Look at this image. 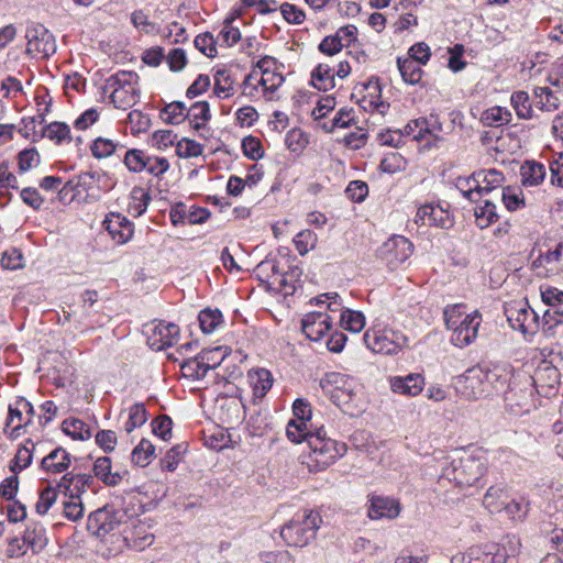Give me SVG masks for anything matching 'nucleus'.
Instances as JSON below:
<instances>
[{"mask_svg":"<svg viewBox=\"0 0 563 563\" xmlns=\"http://www.w3.org/2000/svg\"><path fill=\"white\" fill-rule=\"evenodd\" d=\"M200 328L203 333H212L222 324V313L219 309H203L199 316Z\"/></svg>","mask_w":563,"mask_h":563,"instance_id":"43","label":"nucleus"},{"mask_svg":"<svg viewBox=\"0 0 563 563\" xmlns=\"http://www.w3.org/2000/svg\"><path fill=\"white\" fill-rule=\"evenodd\" d=\"M34 448V442L32 440H26L25 443L18 449V452L10 465V470L13 473L21 472L31 464L32 451Z\"/></svg>","mask_w":563,"mask_h":563,"instance_id":"42","label":"nucleus"},{"mask_svg":"<svg viewBox=\"0 0 563 563\" xmlns=\"http://www.w3.org/2000/svg\"><path fill=\"white\" fill-rule=\"evenodd\" d=\"M200 355L201 362H205L208 372L218 367L225 357V353L223 352L222 346H217L212 350H205L200 353Z\"/></svg>","mask_w":563,"mask_h":563,"instance_id":"64","label":"nucleus"},{"mask_svg":"<svg viewBox=\"0 0 563 563\" xmlns=\"http://www.w3.org/2000/svg\"><path fill=\"white\" fill-rule=\"evenodd\" d=\"M119 147L122 146L118 141L99 136L93 140L90 151L93 157L102 159L113 155Z\"/></svg>","mask_w":563,"mask_h":563,"instance_id":"39","label":"nucleus"},{"mask_svg":"<svg viewBox=\"0 0 563 563\" xmlns=\"http://www.w3.org/2000/svg\"><path fill=\"white\" fill-rule=\"evenodd\" d=\"M115 508V505H107L91 512L87 520L88 530L96 536H106L117 527L124 523L125 510H130L129 505Z\"/></svg>","mask_w":563,"mask_h":563,"instance_id":"9","label":"nucleus"},{"mask_svg":"<svg viewBox=\"0 0 563 563\" xmlns=\"http://www.w3.org/2000/svg\"><path fill=\"white\" fill-rule=\"evenodd\" d=\"M155 446L151 441L142 439L132 451V461L142 467L148 465L154 457Z\"/></svg>","mask_w":563,"mask_h":563,"instance_id":"46","label":"nucleus"},{"mask_svg":"<svg viewBox=\"0 0 563 563\" xmlns=\"http://www.w3.org/2000/svg\"><path fill=\"white\" fill-rule=\"evenodd\" d=\"M57 492L55 488L47 486L40 493V498L35 505L37 514L45 515L56 501Z\"/></svg>","mask_w":563,"mask_h":563,"instance_id":"63","label":"nucleus"},{"mask_svg":"<svg viewBox=\"0 0 563 563\" xmlns=\"http://www.w3.org/2000/svg\"><path fill=\"white\" fill-rule=\"evenodd\" d=\"M511 106L518 118L529 120L533 117V109L528 92L520 90L512 93Z\"/></svg>","mask_w":563,"mask_h":563,"instance_id":"44","label":"nucleus"},{"mask_svg":"<svg viewBox=\"0 0 563 563\" xmlns=\"http://www.w3.org/2000/svg\"><path fill=\"white\" fill-rule=\"evenodd\" d=\"M423 140L428 145H437L442 139L439 133L442 132V123L438 114H430L428 118H421Z\"/></svg>","mask_w":563,"mask_h":563,"instance_id":"36","label":"nucleus"},{"mask_svg":"<svg viewBox=\"0 0 563 563\" xmlns=\"http://www.w3.org/2000/svg\"><path fill=\"white\" fill-rule=\"evenodd\" d=\"M69 465L70 455L63 448H57L53 450L49 454L43 457L41 462L42 468L51 474H59L66 471L69 467Z\"/></svg>","mask_w":563,"mask_h":563,"instance_id":"26","label":"nucleus"},{"mask_svg":"<svg viewBox=\"0 0 563 563\" xmlns=\"http://www.w3.org/2000/svg\"><path fill=\"white\" fill-rule=\"evenodd\" d=\"M249 376L254 394L258 397L265 396L273 386V375L268 369L256 368L251 371Z\"/></svg>","mask_w":563,"mask_h":563,"instance_id":"34","label":"nucleus"},{"mask_svg":"<svg viewBox=\"0 0 563 563\" xmlns=\"http://www.w3.org/2000/svg\"><path fill=\"white\" fill-rule=\"evenodd\" d=\"M22 539L34 554L40 553L47 545L46 530L40 522H30Z\"/></svg>","mask_w":563,"mask_h":563,"instance_id":"25","label":"nucleus"},{"mask_svg":"<svg viewBox=\"0 0 563 563\" xmlns=\"http://www.w3.org/2000/svg\"><path fill=\"white\" fill-rule=\"evenodd\" d=\"M545 177V168L536 162H526L521 166V181L526 187L540 185Z\"/></svg>","mask_w":563,"mask_h":563,"instance_id":"33","label":"nucleus"},{"mask_svg":"<svg viewBox=\"0 0 563 563\" xmlns=\"http://www.w3.org/2000/svg\"><path fill=\"white\" fill-rule=\"evenodd\" d=\"M185 452V444H178L172 448L161 461L163 470L168 472L175 471Z\"/></svg>","mask_w":563,"mask_h":563,"instance_id":"59","label":"nucleus"},{"mask_svg":"<svg viewBox=\"0 0 563 563\" xmlns=\"http://www.w3.org/2000/svg\"><path fill=\"white\" fill-rule=\"evenodd\" d=\"M369 503L367 515L373 520L383 518L395 519L401 510L400 503L390 497L372 496Z\"/></svg>","mask_w":563,"mask_h":563,"instance_id":"17","label":"nucleus"},{"mask_svg":"<svg viewBox=\"0 0 563 563\" xmlns=\"http://www.w3.org/2000/svg\"><path fill=\"white\" fill-rule=\"evenodd\" d=\"M542 301L551 307L563 303V291L556 287L543 284L539 288Z\"/></svg>","mask_w":563,"mask_h":563,"instance_id":"62","label":"nucleus"},{"mask_svg":"<svg viewBox=\"0 0 563 563\" xmlns=\"http://www.w3.org/2000/svg\"><path fill=\"white\" fill-rule=\"evenodd\" d=\"M561 244L556 245L554 250H549L544 254H540L532 262V269L539 277H548L550 274H554L558 271V264L561 260Z\"/></svg>","mask_w":563,"mask_h":563,"instance_id":"24","label":"nucleus"},{"mask_svg":"<svg viewBox=\"0 0 563 563\" xmlns=\"http://www.w3.org/2000/svg\"><path fill=\"white\" fill-rule=\"evenodd\" d=\"M320 522L321 518L317 512L307 510L285 523L280 529V537L289 547H305L314 539Z\"/></svg>","mask_w":563,"mask_h":563,"instance_id":"4","label":"nucleus"},{"mask_svg":"<svg viewBox=\"0 0 563 563\" xmlns=\"http://www.w3.org/2000/svg\"><path fill=\"white\" fill-rule=\"evenodd\" d=\"M26 54L32 57L47 58L56 52L54 35L42 24L33 23L26 27Z\"/></svg>","mask_w":563,"mask_h":563,"instance_id":"11","label":"nucleus"},{"mask_svg":"<svg viewBox=\"0 0 563 563\" xmlns=\"http://www.w3.org/2000/svg\"><path fill=\"white\" fill-rule=\"evenodd\" d=\"M147 153L143 150L132 148L124 155V164L132 173H142Z\"/></svg>","mask_w":563,"mask_h":563,"instance_id":"56","label":"nucleus"},{"mask_svg":"<svg viewBox=\"0 0 563 563\" xmlns=\"http://www.w3.org/2000/svg\"><path fill=\"white\" fill-rule=\"evenodd\" d=\"M424 384V377L417 373L389 378V386L394 393L409 397L419 395L423 390Z\"/></svg>","mask_w":563,"mask_h":563,"instance_id":"19","label":"nucleus"},{"mask_svg":"<svg viewBox=\"0 0 563 563\" xmlns=\"http://www.w3.org/2000/svg\"><path fill=\"white\" fill-rule=\"evenodd\" d=\"M397 66L405 82L416 85L421 80L422 69L418 62L409 58H398Z\"/></svg>","mask_w":563,"mask_h":563,"instance_id":"37","label":"nucleus"},{"mask_svg":"<svg viewBox=\"0 0 563 563\" xmlns=\"http://www.w3.org/2000/svg\"><path fill=\"white\" fill-rule=\"evenodd\" d=\"M475 222L478 228L486 229L498 220L497 206L492 198L483 200L474 210Z\"/></svg>","mask_w":563,"mask_h":563,"instance_id":"28","label":"nucleus"},{"mask_svg":"<svg viewBox=\"0 0 563 563\" xmlns=\"http://www.w3.org/2000/svg\"><path fill=\"white\" fill-rule=\"evenodd\" d=\"M104 91L117 109H130L140 98V77L134 71L119 70L106 80Z\"/></svg>","mask_w":563,"mask_h":563,"instance_id":"2","label":"nucleus"},{"mask_svg":"<svg viewBox=\"0 0 563 563\" xmlns=\"http://www.w3.org/2000/svg\"><path fill=\"white\" fill-rule=\"evenodd\" d=\"M43 135L51 141H54L56 144L69 142L71 140L70 128L66 123L58 121L46 125Z\"/></svg>","mask_w":563,"mask_h":563,"instance_id":"47","label":"nucleus"},{"mask_svg":"<svg viewBox=\"0 0 563 563\" xmlns=\"http://www.w3.org/2000/svg\"><path fill=\"white\" fill-rule=\"evenodd\" d=\"M340 322L344 330L358 333L365 327V317L361 311L344 309L341 312Z\"/></svg>","mask_w":563,"mask_h":563,"instance_id":"41","label":"nucleus"},{"mask_svg":"<svg viewBox=\"0 0 563 563\" xmlns=\"http://www.w3.org/2000/svg\"><path fill=\"white\" fill-rule=\"evenodd\" d=\"M181 368L185 371L187 376L194 377L196 379L205 378L208 373L205 362H201L200 353L196 357L187 360L183 364Z\"/></svg>","mask_w":563,"mask_h":563,"instance_id":"58","label":"nucleus"},{"mask_svg":"<svg viewBox=\"0 0 563 563\" xmlns=\"http://www.w3.org/2000/svg\"><path fill=\"white\" fill-rule=\"evenodd\" d=\"M533 95V103L541 111L553 112L560 106V98L549 87H537Z\"/></svg>","mask_w":563,"mask_h":563,"instance_id":"30","label":"nucleus"},{"mask_svg":"<svg viewBox=\"0 0 563 563\" xmlns=\"http://www.w3.org/2000/svg\"><path fill=\"white\" fill-rule=\"evenodd\" d=\"M366 346L374 353L394 355L408 344V338L387 325L375 324L363 335Z\"/></svg>","mask_w":563,"mask_h":563,"instance_id":"5","label":"nucleus"},{"mask_svg":"<svg viewBox=\"0 0 563 563\" xmlns=\"http://www.w3.org/2000/svg\"><path fill=\"white\" fill-rule=\"evenodd\" d=\"M91 476L87 474H65L59 481L57 487L58 489L69 498L79 497L86 490V487L89 486L91 482Z\"/></svg>","mask_w":563,"mask_h":563,"instance_id":"23","label":"nucleus"},{"mask_svg":"<svg viewBox=\"0 0 563 563\" xmlns=\"http://www.w3.org/2000/svg\"><path fill=\"white\" fill-rule=\"evenodd\" d=\"M93 472L98 478L109 486H114L122 479V476L118 472H111V460L107 456L96 460Z\"/></svg>","mask_w":563,"mask_h":563,"instance_id":"35","label":"nucleus"},{"mask_svg":"<svg viewBox=\"0 0 563 563\" xmlns=\"http://www.w3.org/2000/svg\"><path fill=\"white\" fill-rule=\"evenodd\" d=\"M476 183H478V180L476 178V173H474L470 177H459L456 179L455 186L465 198H467L472 202H478L476 187H478L479 185H477Z\"/></svg>","mask_w":563,"mask_h":563,"instance_id":"54","label":"nucleus"},{"mask_svg":"<svg viewBox=\"0 0 563 563\" xmlns=\"http://www.w3.org/2000/svg\"><path fill=\"white\" fill-rule=\"evenodd\" d=\"M507 497L503 494L500 489H496L490 487L483 498V505L489 512H500L505 505V500Z\"/></svg>","mask_w":563,"mask_h":563,"instance_id":"53","label":"nucleus"},{"mask_svg":"<svg viewBox=\"0 0 563 563\" xmlns=\"http://www.w3.org/2000/svg\"><path fill=\"white\" fill-rule=\"evenodd\" d=\"M331 317L322 311L307 313L301 320L302 332L311 341H320L331 329Z\"/></svg>","mask_w":563,"mask_h":563,"instance_id":"15","label":"nucleus"},{"mask_svg":"<svg viewBox=\"0 0 563 563\" xmlns=\"http://www.w3.org/2000/svg\"><path fill=\"white\" fill-rule=\"evenodd\" d=\"M412 243L402 235L388 239L382 246V256L390 269H396L412 254Z\"/></svg>","mask_w":563,"mask_h":563,"instance_id":"13","label":"nucleus"},{"mask_svg":"<svg viewBox=\"0 0 563 563\" xmlns=\"http://www.w3.org/2000/svg\"><path fill=\"white\" fill-rule=\"evenodd\" d=\"M213 92L225 99L234 93V80L227 69H218L213 75Z\"/></svg>","mask_w":563,"mask_h":563,"instance_id":"32","label":"nucleus"},{"mask_svg":"<svg viewBox=\"0 0 563 563\" xmlns=\"http://www.w3.org/2000/svg\"><path fill=\"white\" fill-rule=\"evenodd\" d=\"M446 329L451 332L450 341L454 346L465 347L478 335L482 314L478 310L470 313L462 303L449 305L443 311Z\"/></svg>","mask_w":563,"mask_h":563,"instance_id":"1","label":"nucleus"},{"mask_svg":"<svg viewBox=\"0 0 563 563\" xmlns=\"http://www.w3.org/2000/svg\"><path fill=\"white\" fill-rule=\"evenodd\" d=\"M488 396L493 393H505V387H510L511 382L519 376H515L512 371L506 366L495 365L485 369Z\"/></svg>","mask_w":563,"mask_h":563,"instance_id":"20","label":"nucleus"},{"mask_svg":"<svg viewBox=\"0 0 563 563\" xmlns=\"http://www.w3.org/2000/svg\"><path fill=\"white\" fill-rule=\"evenodd\" d=\"M476 178L478 180L476 184L479 185L476 187L478 202L481 201V198L500 188L503 189V185L505 183L503 173L495 168L476 172Z\"/></svg>","mask_w":563,"mask_h":563,"instance_id":"21","label":"nucleus"},{"mask_svg":"<svg viewBox=\"0 0 563 563\" xmlns=\"http://www.w3.org/2000/svg\"><path fill=\"white\" fill-rule=\"evenodd\" d=\"M485 471V464L479 459L466 456L454 460L445 468L444 476L457 486H473L483 477Z\"/></svg>","mask_w":563,"mask_h":563,"instance_id":"8","label":"nucleus"},{"mask_svg":"<svg viewBox=\"0 0 563 563\" xmlns=\"http://www.w3.org/2000/svg\"><path fill=\"white\" fill-rule=\"evenodd\" d=\"M512 119L511 112L504 107L494 106L484 110L481 114V122L485 126H504L510 123Z\"/></svg>","mask_w":563,"mask_h":563,"instance_id":"27","label":"nucleus"},{"mask_svg":"<svg viewBox=\"0 0 563 563\" xmlns=\"http://www.w3.org/2000/svg\"><path fill=\"white\" fill-rule=\"evenodd\" d=\"M310 454L308 466L314 471H321L333 464L346 452L345 443L327 437L323 427L316 428L314 434L308 438Z\"/></svg>","mask_w":563,"mask_h":563,"instance_id":"3","label":"nucleus"},{"mask_svg":"<svg viewBox=\"0 0 563 563\" xmlns=\"http://www.w3.org/2000/svg\"><path fill=\"white\" fill-rule=\"evenodd\" d=\"M151 197L143 188H134L129 203V213L133 217H141L147 209Z\"/></svg>","mask_w":563,"mask_h":563,"instance_id":"45","label":"nucleus"},{"mask_svg":"<svg viewBox=\"0 0 563 563\" xmlns=\"http://www.w3.org/2000/svg\"><path fill=\"white\" fill-rule=\"evenodd\" d=\"M187 119L195 130H199L206 125L211 119L210 107L207 101H197L187 108Z\"/></svg>","mask_w":563,"mask_h":563,"instance_id":"31","label":"nucleus"},{"mask_svg":"<svg viewBox=\"0 0 563 563\" xmlns=\"http://www.w3.org/2000/svg\"><path fill=\"white\" fill-rule=\"evenodd\" d=\"M504 400L507 410L515 416H522L537 409L534 388L529 377L515 378L505 390Z\"/></svg>","mask_w":563,"mask_h":563,"instance_id":"6","label":"nucleus"},{"mask_svg":"<svg viewBox=\"0 0 563 563\" xmlns=\"http://www.w3.org/2000/svg\"><path fill=\"white\" fill-rule=\"evenodd\" d=\"M103 225L119 245L129 242L134 234V224L120 213L111 212L103 221Z\"/></svg>","mask_w":563,"mask_h":563,"instance_id":"16","label":"nucleus"},{"mask_svg":"<svg viewBox=\"0 0 563 563\" xmlns=\"http://www.w3.org/2000/svg\"><path fill=\"white\" fill-rule=\"evenodd\" d=\"M187 107L184 102L174 101L166 104L162 111L164 121L168 124H180L187 119Z\"/></svg>","mask_w":563,"mask_h":563,"instance_id":"48","label":"nucleus"},{"mask_svg":"<svg viewBox=\"0 0 563 563\" xmlns=\"http://www.w3.org/2000/svg\"><path fill=\"white\" fill-rule=\"evenodd\" d=\"M284 82V77L282 74L273 70V71H264L261 75L258 80V85L263 87L265 92H275Z\"/></svg>","mask_w":563,"mask_h":563,"instance_id":"61","label":"nucleus"},{"mask_svg":"<svg viewBox=\"0 0 563 563\" xmlns=\"http://www.w3.org/2000/svg\"><path fill=\"white\" fill-rule=\"evenodd\" d=\"M354 109L341 108L332 119L330 126L323 124L328 132H332L335 128H349L355 124Z\"/></svg>","mask_w":563,"mask_h":563,"instance_id":"55","label":"nucleus"},{"mask_svg":"<svg viewBox=\"0 0 563 563\" xmlns=\"http://www.w3.org/2000/svg\"><path fill=\"white\" fill-rule=\"evenodd\" d=\"M176 153L181 158H192L202 155L203 146L190 139L184 137L177 142Z\"/></svg>","mask_w":563,"mask_h":563,"instance_id":"51","label":"nucleus"},{"mask_svg":"<svg viewBox=\"0 0 563 563\" xmlns=\"http://www.w3.org/2000/svg\"><path fill=\"white\" fill-rule=\"evenodd\" d=\"M334 68L329 64H319L311 75L312 85L319 90H330L334 88Z\"/></svg>","mask_w":563,"mask_h":563,"instance_id":"29","label":"nucleus"},{"mask_svg":"<svg viewBox=\"0 0 563 563\" xmlns=\"http://www.w3.org/2000/svg\"><path fill=\"white\" fill-rule=\"evenodd\" d=\"M178 334L179 328L176 324L161 321L155 325L152 336L148 338V343L154 350H164L174 344Z\"/></svg>","mask_w":563,"mask_h":563,"instance_id":"22","label":"nucleus"},{"mask_svg":"<svg viewBox=\"0 0 563 563\" xmlns=\"http://www.w3.org/2000/svg\"><path fill=\"white\" fill-rule=\"evenodd\" d=\"M318 238L311 230H302L294 238V244L300 255H306L309 251L313 250L317 244Z\"/></svg>","mask_w":563,"mask_h":563,"instance_id":"50","label":"nucleus"},{"mask_svg":"<svg viewBox=\"0 0 563 563\" xmlns=\"http://www.w3.org/2000/svg\"><path fill=\"white\" fill-rule=\"evenodd\" d=\"M456 393L466 400H477L488 396L485 368L473 366L457 376L454 382Z\"/></svg>","mask_w":563,"mask_h":563,"instance_id":"10","label":"nucleus"},{"mask_svg":"<svg viewBox=\"0 0 563 563\" xmlns=\"http://www.w3.org/2000/svg\"><path fill=\"white\" fill-rule=\"evenodd\" d=\"M134 498L130 499L129 506L132 508L125 510L124 528L122 530L123 539L126 545L136 551H143L148 548L154 541V534L150 531V527L141 522L137 516V510L141 508Z\"/></svg>","mask_w":563,"mask_h":563,"instance_id":"7","label":"nucleus"},{"mask_svg":"<svg viewBox=\"0 0 563 563\" xmlns=\"http://www.w3.org/2000/svg\"><path fill=\"white\" fill-rule=\"evenodd\" d=\"M169 169V162L165 157L151 156L147 154L143 172L159 177Z\"/></svg>","mask_w":563,"mask_h":563,"instance_id":"57","label":"nucleus"},{"mask_svg":"<svg viewBox=\"0 0 563 563\" xmlns=\"http://www.w3.org/2000/svg\"><path fill=\"white\" fill-rule=\"evenodd\" d=\"M242 150L244 155L253 161H257L264 155V150L260 139L252 135L243 139Z\"/></svg>","mask_w":563,"mask_h":563,"instance_id":"60","label":"nucleus"},{"mask_svg":"<svg viewBox=\"0 0 563 563\" xmlns=\"http://www.w3.org/2000/svg\"><path fill=\"white\" fill-rule=\"evenodd\" d=\"M147 420V413L143 404H134L129 409V418L124 424V429L128 433H131L134 429L143 426Z\"/></svg>","mask_w":563,"mask_h":563,"instance_id":"49","label":"nucleus"},{"mask_svg":"<svg viewBox=\"0 0 563 563\" xmlns=\"http://www.w3.org/2000/svg\"><path fill=\"white\" fill-rule=\"evenodd\" d=\"M528 377L531 379L534 391L545 397L554 395L560 383L558 368L548 362L542 363L532 377Z\"/></svg>","mask_w":563,"mask_h":563,"instance_id":"14","label":"nucleus"},{"mask_svg":"<svg viewBox=\"0 0 563 563\" xmlns=\"http://www.w3.org/2000/svg\"><path fill=\"white\" fill-rule=\"evenodd\" d=\"M312 434H314V431H312V424L309 422L290 420L286 428V435L294 443H301L302 441L308 443V438Z\"/></svg>","mask_w":563,"mask_h":563,"instance_id":"38","label":"nucleus"},{"mask_svg":"<svg viewBox=\"0 0 563 563\" xmlns=\"http://www.w3.org/2000/svg\"><path fill=\"white\" fill-rule=\"evenodd\" d=\"M505 314L511 328L522 333H534L539 328V317L527 302L509 303Z\"/></svg>","mask_w":563,"mask_h":563,"instance_id":"12","label":"nucleus"},{"mask_svg":"<svg viewBox=\"0 0 563 563\" xmlns=\"http://www.w3.org/2000/svg\"><path fill=\"white\" fill-rule=\"evenodd\" d=\"M63 431L74 440H88L92 432L90 428L80 419L69 418L62 424Z\"/></svg>","mask_w":563,"mask_h":563,"instance_id":"40","label":"nucleus"},{"mask_svg":"<svg viewBox=\"0 0 563 563\" xmlns=\"http://www.w3.org/2000/svg\"><path fill=\"white\" fill-rule=\"evenodd\" d=\"M498 198L504 202L509 211H516L525 206V199L521 191L512 188H503Z\"/></svg>","mask_w":563,"mask_h":563,"instance_id":"52","label":"nucleus"},{"mask_svg":"<svg viewBox=\"0 0 563 563\" xmlns=\"http://www.w3.org/2000/svg\"><path fill=\"white\" fill-rule=\"evenodd\" d=\"M416 223L421 225H434L439 228H450L453 223L450 213L439 206H421L415 218Z\"/></svg>","mask_w":563,"mask_h":563,"instance_id":"18","label":"nucleus"}]
</instances>
